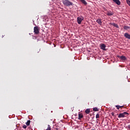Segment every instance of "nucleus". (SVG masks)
I'll return each mask as SVG.
<instances>
[{
  "instance_id": "13",
  "label": "nucleus",
  "mask_w": 130,
  "mask_h": 130,
  "mask_svg": "<svg viewBox=\"0 0 130 130\" xmlns=\"http://www.w3.org/2000/svg\"><path fill=\"white\" fill-rule=\"evenodd\" d=\"M85 113H86L87 114H89L90 113V109H87L85 110Z\"/></svg>"
},
{
  "instance_id": "18",
  "label": "nucleus",
  "mask_w": 130,
  "mask_h": 130,
  "mask_svg": "<svg viewBox=\"0 0 130 130\" xmlns=\"http://www.w3.org/2000/svg\"><path fill=\"white\" fill-rule=\"evenodd\" d=\"M46 130H51V127H50V125H48V127Z\"/></svg>"
},
{
  "instance_id": "20",
  "label": "nucleus",
  "mask_w": 130,
  "mask_h": 130,
  "mask_svg": "<svg viewBox=\"0 0 130 130\" xmlns=\"http://www.w3.org/2000/svg\"><path fill=\"white\" fill-rule=\"evenodd\" d=\"M116 107L117 109H118V110H119V108H121V107L120 106H118V105L116 106Z\"/></svg>"
},
{
  "instance_id": "24",
  "label": "nucleus",
  "mask_w": 130,
  "mask_h": 130,
  "mask_svg": "<svg viewBox=\"0 0 130 130\" xmlns=\"http://www.w3.org/2000/svg\"><path fill=\"white\" fill-rule=\"evenodd\" d=\"M128 128L130 129V125H128Z\"/></svg>"
},
{
  "instance_id": "15",
  "label": "nucleus",
  "mask_w": 130,
  "mask_h": 130,
  "mask_svg": "<svg viewBox=\"0 0 130 130\" xmlns=\"http://www.w3.org/2000/svg\"><path fill=\"white\" fill-rule=\"evenodd\" d=\"M123 29L124 30H128V29H130V27L129 26H124L123 27Z\"/></svg>"
},
{
  "instance_id": "26",
  "label": "nucleus",
  "mask_w": 130,
  "mask_h": 130,
  "mask_svg": "<svg viewBox=\"0 0 130 130\" xmlns=\"http://www.w3.org/2000/svg\"><path fill=\"white\" fill-rule=\"evenodd\" d=\"M120 107H121V108L123 107V106H120Z\"/></svg>"
},
{
  "instance_id": "21",
  "label": "nucleus",
  "mask_w": 130,
  "mask_h": 130,
  "mask_svg": "<svg viewBox=\"0 0 130 130\" xmlns=\"http://www.w3.org/2000/svg\"><path fill=\"white\" fill-rule=\"evenodd\" d=\"M99 117H100V114H97L96 115V118H99Z\"/></svg>"
},
{
  "instance_id": "9",
  "label": "nucleus",
  "mask_w": 130,
  "mask_h": 130,
  "mask_svg": "<svg viewBox=\"0 0 130 130\" xmlns=\"http://www.w3.org/2000/svg\"><path fill=\"white\" fill-rule=\"evenodd\" d=\"M83 117H84V115H83V114L79 113L78 114V119H82Z\"/></svg>"
},
{
  "instance_id": "22",
  "label": "nucleus",
  "mask_w": 130,
  "mask_h": 130,
  "mask_svg": "<svg viewBox=\"0 0 130 130\" xmlns=\"http://www.w3.org/2000/svg\"><path fill=\"white\" fill-rule=\"evenodd\" d=\"M23 128H27V125H23L22 126Z\"/></svg>"
},
{
  "instance_id": "17",
  "label": "nucleus",
  "mask_w": 130,
  "mask_h": 130,
  "mask_svg": "<svg viewBox=\"0 0 130 130\" xmlns=\"http://www.w3.org/2000/svg\"><path fill=\"white\" fill-rule=\"evenodd\" d=\"M93 111H99V110H98V108L95 107L93 108Z\"/></svg>"
},
{
  "instance_id": "1",
  "label": "nucleus",
  "mask_w": 130,
  "mask_h": 130,
  "mask_svg": "<svg viewBox=\"0 0 130 130\" xmlns=\"http://www.w3.org/2000/svg\"><path fill=\"white\" fill-rule=\"evenodd\" d=\"M62 3L66 7H70L73 6V2L70 1V0H62Z\"/></svg>"
},
{
  "instance_id": "16",
  "label": "nucleus",
  "mask_w": 130,
  "mask_h": 130,
  "mask_svg": "<svg viewBox=\"0 0 130 130\" xmlns=\"http://www.w3.org/2000/svg\"><path fill=\"white\" fill-rule=\"evenodd\" d=\"M30 122H31L30 120H28L26 122V124L27 126L30 125Z\"/></svg>"
},
{
  "instance_id": "8",
  "label": "nucleus",
  "mask_w": 130,
  "mask_h": 130,
  "mask_svg": "<svg viewBox=\"0 0 130 130\" xmlns=\"http://www.w3.org/2000/svg\"><path fill=\"white\" fill-rule=\"evenodd\" d=\"M115 4H116V5H118V6H119L120 5V1L119 0H112Z\"/></svg>"
},
{
  "instance_id": "10",
  "label": "nucleus",
  "mask_w": 130,
  "mask_h": 130,
  "mask_svg": "<svg viewBox=\"0 0 130 130\" xmlns=\"http://www.w3.org/2000/svg\"><path fill=\"white\" fill-rule=\"evenodd\" d=\"M118 57H119L120 58V59H121L122 60H125L126 59V57H125V56L122 55L121 56H118Z\"/></svg>"
},
{
  "instance_id": "23",
  "label": "nucleus",
  "mask_w": 130,
  "mask_h": 130,
  "mask_svg": "<svg viewBox=\"0 0 130 130\" xmlns=\"http://www.w3.org/2000/svg\"><path fill=\"white\" fill-rule=\"evenodd\" d=\"M111 115H112V116H114V113L112 112L111 113Z\"/></svg>"
},
{
  "instance_id": "11",
  "label": "nucleus",
  "mask_w": 130,
  "mask_h": 130,
  "mask_svg": "<svg viewBox=\"0 0 130 130\" xmlns=\"http://www.w3.org/2000/svg\"><path fill=\"white\" fill-rule=\"evenodd\" d=\"M110 25L114 26V27H116V28H118V25H117V24H115V23H111Z\"/></svg>"
},
{
  "instance_id": "25",
  "label": "nucleus",
  "mask_w": 130,
  "mask_h": 130,
  "mask_svg": "<svg viewBox=\"0 0 130 130\" xmlns=\"http://www.w3.org/2000/svg\"><path fill=\"white\" fill-rule=\"evenodd\" d=\"M39 51H40V49L39 50V51H38V52H39Z\"/></svg>"
},
{
  "instance_id": "5",
  "label": "nucleus",
  "mask_w": 130,
  "mask_h": 130,
  "mask_svg": "<svg viewBox=\"0 0 130 130\" xmlns=\"http://www.w3.org/2000/svg\"><path fill=\"white\" fill-rule=\"evenodd\" d=\"M101 48L103 50H106V45H105V44H101Z\"/></svg>"
},
{
  "instance_id": "6",
  "label": "nucleus",
  "mask_w": 130,
  "mask_h": 130,
  "mask_svg": "<svg viewBox=\"0 0 130 130\" xmlns=\"http://www.w3.org/2000/svg\"><path fill=\"white\" fill-rule=\"evenodd\" d=\"M96 23L99 24V25H102V19L101 18H99L96 21Z\"/></svg>"
},
{
  "instance_id": "14",
  "label": "nucleus",
  "mask_w": 130,
  "mask_h": 130,
  "mask_svg": "<svg viewBox=\"0 0 130 130\" xmlns=\"http://www.w3.org/2000/svg\"><path fill=\"white\" fill-rule=\"evenodd\" d=\"M80 2H81V3H82V4H83L84 5H87V2H86V1L85 0H80Z\"/></svg>"
},
{
  "instance_id": "3",
  "label": "nucleus",
  "mask_w": 130,
  "mask_h": 130,
  "mask_svg": "<svg viewBox=\"0 0 130 130\" xmlns=\"http://www.w3.org/2000/svg\"><path fill=\"white\" fill-rule=\"evenodd\" d=\"M84 20V17L83 16H80L77 17V23L79 25H81L82 21Z\"/></svg>"
},
{
  "instance_id": "2",
  "label": "nucleus",
  "mask_w": 130,
  "mask_h": 130,
  "mask_svg": "<svg viewBox=\"0 0 130 130\" xmlns=\"http://www.w3.org/2000/svg\"><path fill=\"white\" fill-rule=\"evenodd\" d=\"M128 115V113L126 112H124L123 113H120L118 115V118H123V117H125V115Z\"/></svg>"
},
{
  "instance_id": "19",
  "label": "nucleus",
  "mask_w": 130,
  "mask_h": 130,
  "mask_svg": "<svg viewBox=\"0 0 130 130\" xmlns=\"http://www.w3.org/2000/svg\"><path fill=\"white\" fill-rule=\"evenodd\" d=\"M126 1L127 5H128V6H129L130 7V1L129 0H126Z\"/></svg>"
},
{
  "instance_id": "7",
  "label": "nucleus",
  "mask_w": 130,
  "mask_h": 130,
  "mask_svg": "<svg viewBox=\"0 0 130 130\" xmlns=\"http://www.w3.org/2000/svg\"><path fill=\"white\" fill-rule=\"evenodd\" d=\"M124 37L127 39L130 40V35L128 33H125L124 35Z\"/></svg>"
},
{
  "instance_id": "4",
  "label": "nucleus",
  "mask_w": 130,
  "mask_h": 130,
  "mask_svg": "<svg viewBox=\"0 0 130 130\" xmlns=\"http://www.w3.org/2000/svg\"><path fill=\"white\" fill-rule=\"evenodd\" d=\"M34 32L36 35L39 34V28L38 26L34 27Z\"/></svg>"
},
{
  "instance_id": "12",
  "label": "nucleus",
  "mask_w": 130,
  "mask_h": 130,
  "mask_svg": "<svg viewBox=\"0 0 130 130\" xmlns=\"http://www.w3.org/2000/svg\"><path fill=\"white\" fill-rule=\"evenodd\" d=\"M107 15H108V16H113L114 13H113V12H108L107 13Z\"/></svg>"
}]
</instances>
